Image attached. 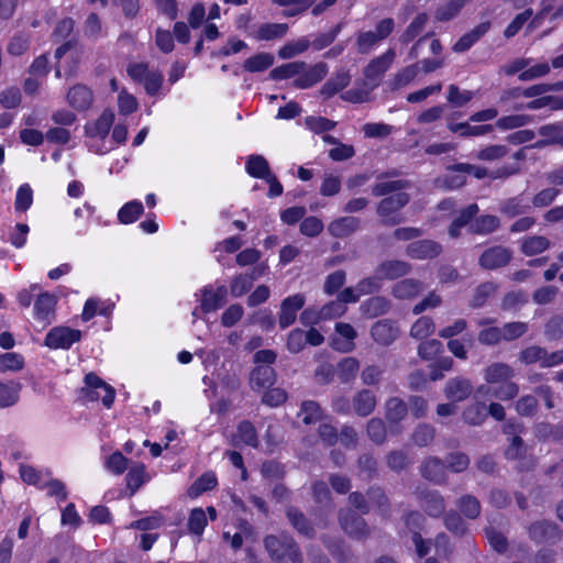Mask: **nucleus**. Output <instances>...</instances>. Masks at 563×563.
Here are the masks:
<instances>
[{"instance_id":"1","label":"nucleus","mask_w":563,"mask_h":563,"mask_svg":"<svg viewBox=\"0 0 563 563\" xmlns=\"http://www.w3.org/2000/svg\"><path fill=\"white\" fill-rule=\"evenodd\" d=\"M264 544L271 558L278 563H302V555L288 534L268 536Z\"/></svg>"},{"instance_id":"2","label":"nucleus","mask_w":563,"mask_h":563,"mask_svg":"<svg viewBox=\"0 0 563 563\" xmlns=\"http://www.w3.org/2000/svg\"><path fill=\"white\" fill-rule=\"evenodd\" d=\"M395 29L391 18L379 21L375 31H360L356 33L355 45L360 54L371 53L382 41L387 38Z\"/></svg>"},{"instance_id":"3","label":"nucleus","mask_w":563,"mask_h":563,"mask_svg":"<svg viewBox=\"0 0 563 563\" xmlns=\"http://www.w3.org/2000/svg\"><path fill=\"white\" fill-rule=\"evenodd\" d=\"M84 387L80 389L81 398L88 401L102 400V404L110 408L114 401L115 390L109 384L103 382L95 373L85 376Z\"/></svg>"},{"instance_id":"4","label":"nucleus","mask_w":563,"mask_h":563,"mask_svg":"<svg viewBox=\"0 0 563 563\" xmlns=\"http://www.w3.org/2000/svg\"><path fill=\"white\" fill-rule=\"evenodd\" d=\"M129 76L144 86L146 93L156 95L163 85V75L158 70L150 69L145 63H135L128 67Z\"/></svg>"},{"instance_id":"5","label":"nucleus","mask_w":563,"mask_h":563,"mask_svg":"<svg viewBox=\"0 0 563 563\" xmlns=\"http://www.w3.org/2000/svg\"><path fill=\"white\" fill-rule=\"evenodd\" d=\"M80 339V330L60 325L55 327L47 332L44 344L53 350H68L74 343L79 342Z\"/></svg>"},{"instance_id":"6","label":"nucleus","mask_w":563,"mask_h":563,"mask_svg":"<svg viewBox=\"0 0 563 563\" xmlns=\"http://www.w3.org/2000/svg\"><path fill=\"white\" fill-rule=\"evenodd\" d=\"M409 197L405 192H396L385 199H383L377 208L379 217L383 218V222L386 224H397L401 221L398 216V211L408 203Z\"/></svg>"},{"instance_id":"7","label":"nucleus","mask_w":563,"mask_h":563,"mask_svg":"<svg viewBox=\"0 0 563 563\" xmlns=\"http://www.w3.org/2000/svg\"><path fill=\"white\" fill-rule=\"evenodd\" d=\"M396 58L394 48H388L382 55L373 58L364 69L366 80L372 84V88L378 86L383 75L390 68Z\"/></svg>"},{"instance_id":"8","label":"nucleus","mask_w":563,"mask_h":563,"mask_svg":"<svg viewBox=\"0 0 563 563\" xmlns=\"http://www.w3.org/2000/svg\"><path fill=\"white\" fill-rule=\"evenodd\" d=\"M57 297L48 291L40 292L33 306V318L43 327L51 324L55 319Z\"/></svg>"},{"instance_id":"9","label":"nucleus","mask_w":563,"mask_h":563,"mask_svg":"<svg viewBox=\"0 0 563 563\" xmlns=\"http://www.w3.org/2000/svg\"><path fill=\"white\" fill-rule=\"evenodd\" d=\"M227 296V288L219 286L213 288L212 286H206L201 289V299L199 309L203 313H209L218 310L224 303ZM198 308L194 310L192 316L197 317Z\"/></svg>"},{"instance_id":"10","label":"nucleus","mask_w":563,"mask_h":563,"mask_svg":"<svg viewBox=\"0 0 563 563\" xmlns=\"http://www.w3.org/2000/svg\"><path fill=\"white\" fill-rule=\"evenodd\" d=\"M306 298L302 294L288 296L280 303L278 323L282 329L290 327L297 318V312L305 306Z\"/></svg>"},{"instance_id":"11","label":"nucleus","mask_w":563,"mask_h":563,"mask_svg":"<svg viewBox=\"0 0 563 563\" xmlns=\"http://www.w3.org/2000/svg\"><path fill=\"white\" fill-rule=\"evenodd\" d=\"M335 332L339 336H334L331 340V346L339 352L349 353L354 350V340L357 336L355 329L344 322H338L335 324Z\"/></svg>"},{"instance_id":"12","label":"nucleus","mask_w":563,"mask_h":563,"mask_svg":"<svg viewBox=\"0 0 563 563\" xmlns=\"http://www.w3.org/2000/svg\"><path fill=\"white\" fill-rule=\"evenodd\" d=\"M399 329L395 321L383 319L375 322L371 328L373 340L380 345L391 344L398 336Z\"/></svg>"},{"instance_id":"13","label":"nucleus","mask_w":563,"mask_h":563,"mask_svg":"<svg viewBox=\"0 0 563 563\" xmlns=\"http://www.w3.org/2000/svg\"><path fill=\"white\" fill-rule=\"evenodd\" d=\"M339 521L342 529L353 538L362 539L368 534L364 519L351 510L340 511Z\"/></svg>"},{"instance_id":"14","label":"nucleus","mask_w":563,"mask_h":563,"mask_svg":"<svg viewBox=\"0 0 563 563\" xmlns=\"http://www.w3.org/2000/svg\"><path fill=\"white\" fill-rule=\"evenodd\" d=\"M511 260V252L504 246L486 250L479 257V265L485 269H496L505 266Z\"/></svg>"},{"instance_id":"15","label":"nucleus","mask_w":563,"mask_h":563,"mask_svg":"<svg viewBox=\"0 0 563 563\" xmlns=\"http://www.w3.org/2000/svg\"><path fill=\"white\" fill-rule=\"evenodd\" d=\"M441 245L431 240L412 242L407 246V254L416 260L433 258L441 253Z\"/></svg>"},{"instance_id":"16","label":"nucleus","mask_w":563,"mask_h":563,"mask_svg":"<svg viewBox=\"0 0 563 563\" xmlns=\"http://www.w3.org/2000/svg\"><path fill=\"white\" fill-rule=\"evenodd\" d=\"M473 386L470 379L464 377H454L448 380L444 394L452 401H463L472 393Z\"/></svg>"},{"instance_id":"17","label":"nucleus","mask_w":563,"mask_h":563,"mask_svg":"<svg viewBox=\"0 0 563 563\" xmlns=\"http://www.w3.org/2000/svg\"><path fill=\"white\" fill-rule=\"evenodd\" d=\"M411 267L407 262L398 260H388L382 262L376 271L378 277L383 279H396L406 276L410 272Z\"/></svg>"},{"instance_id":"18","label":"nucleus","mask_w":563,"mask_h":563,"mask_svg":"<svg viewBox=\"0 0 563 563\" xmlns=\"http://www.w3.org/2000/svg\"><path fill=\"white\" fill-rule=\"evenodd\" d=\"M421 282L412 278H405L396 283L391 288V295L400 300H411L423 291Z\"/></svg>"},{"instance_id":"19","label":"nucleus","mask_w":563,"mask_h":563,"mask_svg":"<svg viewBox=\"0 0 563 563\" xmlns=\"http://www.w3.org/2000/svg\"><path fill=\"white\" fill-rule=\"evenodd\" d=\"M328 74V66L325 63H318L310 67L307 71H302L298 78L295 79V86L300 89L309 88L317 82L321 81Z\"/></svg>"},{"instance_id":"20","label":"nucleus","mask_w":563,"mask_h":563,"mask_svg":"<svg viewBox=\"0 0 563 563\" xmlns=\"http://www.w3.org/2000/svg\"><path fill=\"white\" fill-rule=\"evenodd\" d=\"M360 228V220L355 217H341L328 225L329 233L334 238H346Z\"/></svg>"},{"instance_id":"21","label":"nucleus","mask_w":563,"mask_h":563,"mask_svg":"<svg viewBox=\"0 0 563 563\" xmlns=\"http://www.w3.org/2000/svg\"><path fill=\"white\" fill-rule=\"evenodd\" d=\"M515 371L506 363H493L484 369V379L487 384H500L514 378Z\"/></svg>"},{"instance_id":"22","label":"nucleus","mask_w":563,"mask_h":563,"mask_svg":"<svg viewBox=\"0 0 563 563\" xmlns=\"http://www.w3.org/2000/svg\"><path fill=\"white\" fill-rule=\"evenodd\" d=\"M423 520V516L418 511H411L406 518V526L413 531L412 541L419 556H424L430 551L429 542H426L421 536L415 531V528H419Z\"/></svg>"},{"instance_id":"23","label":"nucleus","mask_w":563,"mask_h":563,"mask_svg":"<svg viewBox=\"0 0 563 563\" xmlns=\"http://www.w3.org/2000/svg\"><path fill=\"white\" fill-rule=\"evenodd\" d=\"M114 113L112 110H104L101 115L91 124L86 126L87 134L90 137L104 139L113 124Z\"/></svg>"},{"instance_id":"24","label":"nucleus","mask_w":563,"mask_h":563,"mask_svg":"<svg viewBox=\"0 0 563 563\" xmlns=\"http://www.w3.org/2000/svg\"><path fill=\"white\" fill-rule=\"evenodd\" d=\"M376 396L368 389L360 390L353 398V409L361 417L369 416L376 407Z\"/></svg>"},{"instance_id":"25","label":"nucleus","mask_w":563,"mask_h":563,"mask_svg":"<svg viewBox=\"0 0 563 563\" xmlns=\"http://www.w3.org/2000/svg\"><path fill=\"white\" fill-rule=\"evenodd\" d=\"M22 385L15 380L0 382V408H9L18 404Z\"/></svg>"},{"instance_id":"26","label":"nucleus","mask_w":563,"mask_h":563,"mask_svg":"<svg viewBox=\"0 0 563 563\" xmlns=\"http://www.w3.org/2000/svg\"><path fill=\"white\" fill-rule=\"evenodd\" d=\"M490 27L489 22H483L471 32L464 34L453 46L456 53H463L471 48Z\"/></svg>"},{"instance_id":"27","label":"nucleus","mask_w":563,"mask_h":563,"mask_svg":"<svg viewBox=\"0 0 563 563\" xmlns=\"http://www.w3.org/2000/svg\"><path fill=\"white\" fill-rule=\"evenodd\" d=\"M421 506L432 517H439L443 514L445 504L444 498L435 490L420 493Z\"/></svg>"},{"instance_id":"28","label":"nucleus","mask_w":563,"mask_h":563,"mask_svg":"<svg viewBox=\"0 0 563 563\" xmlns=\"http://www.w3.org/2000/svg\"><path fill=\"white\" fill-rule=\"evenodd\" d=\"M549 108L551 111L563 110V97L548 95L541 96L537 99L531 100L527 104H517L514 107L515 110H520L522 108L529 110H539L542 108Z\"/></svg>"},{"instance_id":"29","label":"nucleus","mask_w":563,"mask_h":563,"mask_svg":"<svg viewBox=\"0 0 563 563\" xmlns=\"http://www.w3.org/2000/svg\"><path fill=\"white\" fill-rule=\"evenodd\" d=\"M69 104L77 110H86L92 102V92L86 86H74L67 95Z\"/></svg>"},{"instance_id":"30","label":"nucleus","mask_w":563,"mask_h":563,"mask_svg":"<svg viewBox=\"0 0 563 563\" xmlns=\"http://www.w3.org/2000/svg\"><path fill=\"white\" fill-rule=\"evenodd\" d=\"M360 308L365 317L376 318L389 311L390 301L385 297L375 296L365 300Z\"/></svg>"},{"instance_id":"31","label":"nucleus","mask_w":563,"mask_h":563,"mask_svg":"<svg viewBox=\"0 0 563 563\" xmlns=\"http://www.w3.org/2000/svg\"><path fill=\"white\" fill-rule=\"evenodd\" d=\"M551 246V241L542 235H529L521 240V252L527 256L543 253Z\"/></svg>"},{"instance_id":"32","label":"nucleus","mask_w":563,"mask_h":563,"mask_svg":"<svg viewBox=\"0 0 563 563\" xmlns=\"http://www.w3.org/2000/svg\"><path fill=\"white\" fill-rule=\"evenodd\" d=\"M478 211L479 209L476 203H472L463 209L449 228L450 236L453 239L459 238L461 235L462 229L471 223V220L477 214Z\"/></svg>"},{"instance_id":"33","label":"nucleus","mask_w":563,"mask_h":563,"mask_svg":"<svg viewBox=\"0 0 563 563\" xmlns=\"http://www.w3.org/2000/svg\"><path fill=\"white\" fill-rule=\"evenodd\" d=\"M421 474L429 481L441 483L444 479L445 466L440 459L429 457L421 465Z\"/></svg>"},{"instance_id":"34","label":"nucleus","mask_w":563,"mask_h":563,"mask_svg":"<svg viewBox=\"0 0 563 563\" xmlns=\"http://www.w3.org/2000/svg\"><path fill=\"white\" fill-rule=\"evenodd\" d=\"M350 81L351 76L349 73L345 70H340L322 86L321 95L324 98H330L347 87Z\"/></svg>"},{"instance_id":"35","label":"nucleus","mask_w":563,"mask_h":563,"mask_svg":"<svg viewBox=\"0 0 563 563\" xmlns=\"http://www.w3.org/2000/svg\"><path fill=\"white\" fill-rule=\"evenodd\" d=\"M245 169L250 176L260 179H265L273 174L268 162L262 155H250L245 164Z\"/></svg>"},{"instance_id":"36","label":"nucleus","mask_w":563,"mask_h":563,"mask_svg":"<svg viewBox=\"0 0 563 563\" xmlns=\"http://www.w3.org/2000/svg\"><path fill=\"white\" fill-rule=\"evenodd\" d=\"M125 479L131 495H134L135 492L150 479L145 465L142 463L133 464L129 468Z\"/></svg>"},{"instance_id":"37","label":"nucleus","mask_w":563,"mask_h":563,"mask_svg":"<svg viewBox=\"0 0 563 563\" xmlns=\"http://www.w3.org/2000/svg\"><path fill=\"white\" fill-rule=\"evenodd\" d=\"M250 380L253 389L271 386L275 382V372L271 366L260 365L251 373Z\"/></svg>"},{"instance_id":"38","label":"nucleus","mask_w":563,"mask_h":563,"mask_svg":"<svg viewBox=\"0 0 563 563\" xmlns=\"http://www.w3.org/2000/svg\"><path fill=\"white\" fill-rule=\"evenodd\" d=\"M235 442H241L245 445L257 448L258 439L256 429L252 422L244 420L238 424L236 433L234 435Z\"/></svg>"},{"instance_id":"39","label":"nucleus","mask_w":563,"mask_h":563,"mask_svg":"<svg viewBox=\"0 0 563 563\" xmlns=\"http://www.w3.org/2000/svg\"><path fill=\"white\" fill-rule=\"evenodd\" d=\"M386 419L390 423H397L405 418L408 407L404 400L394 397L386 401Z\"/></svg>"},{"instance_id":"40","label":"nucleus","mask_w":563,"mask_h":563,"mask_svg":"<svg viewBox=\"0 0 563 563\" xmlns=\"http://www.w3.org/2000/svg\"><path fill=\"white\" fill-rule=\"evenodd\" d=\"M144 208L141 201L132 200L126 202L118 212V219L123 224L135 222L143 213Z\"/></svg>"},{"instance_id":"41","label":"nucleus","mask_w":563,"mask_h":563,"mask_svg":"<svg viewBox=\"0 0 563 563\" xmlns=\"http://www.w3.org/2000/svg\"><path fill=\"white\" fill-rule=\"evenodd\" d=\"M25 365L23 355L16 352L0 354V373L20 372Z\"/></svg>"},{"instance_id":"42","label":"nucleus","mask_w":563,"mask_h":563,"mask_svg":"<svg viewBox=\"0 0 563 563\" xmlns=\"http://www.w3.org/2000/svg\"><path fill=\"white\" fill-rule=\"evenodd\" d=\"M419 68L417 64L409 65L399 70L390 80L389 87L391 90H398L408 86L418 75Z\"/></svg>"},{"instance_id":"43","label":"nucleus","mask_w":563,"mask_h":563,"mask_svg":"<svg viewBox=\"0 0 563 563\" xmlns=\"http://www.w3.org/2000/svg\"><path fill=\"white\" fill-rule=\"evenodd\" d=\"M360 363L355 357H344L338 364L336 372L341 382L349 383L355 378Z\"/></svg>"},{"instance_id":"44","label":"nucleus","mask_w":563,"mask_h":563,"mask_svg":"<svg viewBox=\"0 0 563 563\" xmlns=\"http://www.w3.org/2000/svg\"><path fill=\"white\" fill-rule=\"evenodd\" d=\"M499 227V220L495 216H482L475 221L471 222L468 230L472 233L488 234L494 232Z\"/></svg>"},{"instance_id":"45","label":"nucleus","mask_w":563,"mask_h":563,"mask_svg":"<svg viewBox=\"0 0 563 563\" xmlns=\"http://www.w3.org/2000/svg\"><path fill=\"white\" fill-rule=\"evenodd\" d=\"M449 130L453 133H457L462 136H476L484 135L493 131V126L487 125H471L468 123H450Z\"/></svg>"},{"instance_id":"46","label":"nucleus","mask_w":563,"mask_h":563,"mask_svg":"<svg viewBox=\"0 0 563 563\" xmlns=\"http://www.w3.org/2000/svg\"><path fill=\"white\" fill-rule=\"evenodd\" d=\"M435 325L430 317L423 316L411 325L410 336L416 340H423L434 332Z\"/></svg>"},{"instance_id":"47","label":"nucleus","mask_w":563,"mask_h":563,"mask_svg":"<svg viewBox=\"0 0 563 563\" xmlns=\"http://www.w3.org/2000/svg\"><path fill=\"white\" fill-rule=\"evenodd\" d=\"M487 417V409L485 404L476 402L467 406L463 411V419L466 423L472 426L482 424Z\"/></svg>"},{"instance_id":"48","label":"nucleus","mask_w":563,"mask_h":563,"mask_svg":"<svg viewBox=\"0 0 563 563\" xmlns=\"http://www.w3.org/2000/svg\"><path fill=\"white\" fill-rule=\"evenodd\" d=\"M563 130V126L560 123H550L544 124L539 128L538 133L545 137V140H541L537 142L533 146L537 148L547 146L549 144H555L558 139Z\"/></svg>"},{"instance_id":"49","label":"nucleus","mask_w":563,"mask_h":563,"mask_svg":"<svg viewBox=\"0 0 563 563\" xmlns=\"http://www.w3.org/2000/svg\"><path fill=\"white\" fill-rule=\"evenodd\" d=\"M207 525L208 518L206 511L202 508H194L190 511L187 523L189 532L201 537Z\"/></svg>"},{"instance_id":"50","label":"nucleus","mask_w":563,"mask_h":563,"mask_svg":"<svg viewBox=\"0 0 563 563\" xmlns=\"http://www.w3.org/2000/svg\"><path fill=\"white\" fill-rule=\"evenodd\" d=\"M532 120L533 118L529 114H509L499 118L496 121V126L501 130H512L528 125Z\"/></svg>"},{"instance_id":"51","label":"nucleus","mask_w":563,"mask_h":563,"mask_svg":"<svg viewBox=\"0 0 563 563\" xmlns=\"http://www.w3.org/2000/svg\"><path fill=\"white\" fill-rule=\"evenodd\" d=\"M274 63V57L268 53L256 54L244 62V68L251 73L263 71Z\"/></svg>"},{"instance_id":"52","label":"nucleus","mask_w":563,"mask_h":563,"mask_svg":"<svg viewBox=\"0 0 563 563\" xmlns=\"http://www.w3.org/2000/svg\"><path fill=\"white\" fill-rule=\"evenodd\" d=\"M306 64L303 62H292L274 68L271 73L274 79H288L295 77L305 70Z\"/></svg>"},{"instance_id":"53","label":"nucleus","mask_w":563,"mask_h":563,"mask_svg":"<svg viewBox=\"0 0 563 563\" xmlns=\"http://www.w3.org/2000/svg\"><path fill=\"white\" fill-rule=\"evenodd\" d=\"M217 476L212 472L202 474L189 488V495L197 497L200 494L210 490L217 485Z\"/></svg>"},{"instance_id":"54","label":"nucleus","mask_w":563,"mask_h":563,"mask_svg":"<svg viewBox=\"0 0 563 563\" xmlns=\"http://www.w3.org/2000/svg\"><path fill=\"white\" fill-rule=\"evenodd\" d=\"M529 534L533 540L541 542L556 536V526L539 521L530 527Z\"/></svg>"},{"instance_id":"55","label":"nucleus","mask_w":563,"mask_h":563,"mask_svg":"<svg viewBox=\"0 0 563 563\" xmlns=\"http://www.w3.org/2000/svg\"><path fill=\"white\" fill-rule=\"evenodd\" d=\"M545 349L539 345H530L519 353V361L525 365L539 364L542 365Z\"/></svg>"},{"instance_id":"56","label":"nucleus","mask_w":563,"mask_h":563,"mask_svg":"<svg viewBox=\"0 0 563 563\" xmlns=\"http://www.w3.org/2000/svg\"><path fill=\"white\" fill-rule=\"evenodd\" d=\"M457 507L461 512L470 519H475L481 514V504L476 497L465 495L457 500Z\"/></svg>"},{"instance_id":"57","label":"nucleus","mask_w":563,"mask_h":563,"mask_svg":"<svg viewBox=\"0 0 563 563\" xmlns=\"http://www.w3.org/2000/svg\"><path fill=\"white\" fill-rule=\"evenodd\" d=\"M299 417L306 424L314 423L322 417V410L316 401L307 400L301 404Z\"/></svg>"},{"instance_id":"58","label":"nucleus","mask_w":563,"mask_h":563,"mask_svg":"<svg viewBox=\"0 0 563 563\" xmlns=\"http://www.w3.org/2000/svg\"><path fill=\"white\" fill-rule=\"evenodd\" d=\"M528 208V202L525 201V199L521 196H518L506 200L503 203L500 211L506 216L514 218L525 213Z\"/></svg>"},{"instance_id":"59","label":"nucleus","mask_w":563,"mask_h":563,"mask_svg":"<svg viewBox=\"0 0 563 563\" xmlns=\"http://www.w3.org/2000/svg\"><path fill=\"white\" fill-rule=\"evenodd\" d=\"M407 181L405 180H382L376 184L372 192L376 197L385 196L391 192H401L404 188H406Z\"/></svg>"},{"instance_id":"60","label":"nucleus","mask_w":563,"mask_h":563,"mask_svg":"<svg viewBox=\"0 0 563 563\" xmlns=\"http://www.w3.org/2000/svg\"><path fill=\"white\" fill-rule=\"evenodd\" d=\"M550 70V65L547 62L538 63L532 66L529 65L526 70L519 74L518 79L521 81H531L547 76Z\"/></svg>"},{"instance_id":"61","label":"nucleus","mask_w":563,"mask_h":563,"mask_svg":"<svg viewBox=\"0 0 563 563\" xmlns=\"http://www.w3.org/2000/svg\"><path fill=\"white\" fill-rule=\"evenodd\" d=\"M309 41L303 37L295 42H289L279 49V56L285 59L292 58L306 52L309 47Z\"/></svg>"},{"instance_id":"62","label":"nucleus","mask_w":563,"mask_h":563,"mask_svg":"<svg viewBox=\"0 0 563 563\" xmlns=\"http://www.w3.org/2000/svg\"><path fill=\"white\" fill-rule=\"evenodd\" d=\"M427 21L428 16L426 14L417 15L413 19V21L409 24L407 30L404 32V34L400 36V42L407 44L410 41H412L416 36H418L421 33Z\"/></svg>"},{"instance_id":"63","label":"nucleus","mask_w":563,"mask_h":563,"mask_svg":"<svg viewBox=\"0 0 563 563\" xmlns=\"http://www.w3.org/2000/svg\"><path fill=\"white\" fill-rule=\"evenodd\" d=\"M544 335L549 341H559L563 338V317H552L544 327Z\"/></svg>"},{"instance_id":"64","label":"nucleus","mask_w":563,"mask_h":563,"mask_svg":"<svg viewBox=\"0 0 563 563\" xmlns=\"http://www.w3.org/2000/svg\"><path fill=\"white\" fill-rule=\"evenodd\" d=\"M536 434L540 439H553L559 441L563 439V426L542 422L536 427Z\"/></svg>"}]
</instances>
